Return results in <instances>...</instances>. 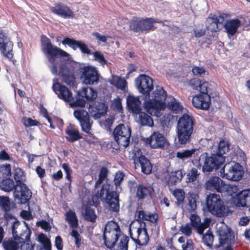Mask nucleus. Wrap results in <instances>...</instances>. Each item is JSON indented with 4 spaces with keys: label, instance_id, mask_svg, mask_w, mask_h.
Returning a JSON list of instances; mask_svg holds the SVG:
<instances>
[{
    "label": "nucleus",
    "instance_id": "nucleus-1",
    "mask_svg": "<svg viewBox=\"0 0 250 250\" xmlns=\"http://www.w3.org/2000/svg\"><path fill=\"white\" fill-rule=\"evenodd\" d=\"M166 91L161 86H156L149 95V99L144 103L146 110L151 115L160 117L167 106L174 113H179L183 107L174 98L167 100Z\"/></svg>",
    "mask_w": 250,
    "mask_h": 250
},
{
    "label": "nucleus",
    "instance_id": "nucleus-2",
    "mask_svg": "<svg viewBox=\"0 0 250 250\" xmlns=\"http://www.w3.org/2000/svg\"><path fill=\"white\" fill-rule=\"evenodd\" d=\"M124 175L123 172H118L116 173L114 178V183L116 186V191H109V185L104 184L100 193H98V197L102 201L106 203L110 210L114 211H118L119 209V195L121 188L120 184L123 181Z\"/></svg>",
    "mask_w": 250,
    "mask_h": 250
},
{
    "label": "nucleus",
    "instance_id": "nucleus-3",
    "mask_svg": "<svg viewBox=\"0 0 250 250\" xmlns=\"http://www.w3.org/2000/svg\"><path fill=\"white\" fill-rule=\"evenodd\" d=\"M41 47L42 53L46 56L48 62L52 64L51 72L54 75L58 74V71L56 65V58L60 56L69 60L70 55L65 51L53 45L50 40L44 36H42Z\"/></svg>",
    "mask_w": 250,
    "mask_h": 250
},
{
    "label": "nucleus",
    "instance_id": "nucleus-4",
    "mask_svg": "<svg viewBox=\"0 0 250 250\" xmlns=\"http://www.w3.org/2000/svg\"><path fill=\"white\" fill-rule=\"evenodd\" d=\"M193 130V122L192 118L184 114L178 122L176 134L180 145H185L190 141Z\"/></svg>",
    "mask_w": 250,
    "mask_h": 250
},
{
    "label": "nucleus",
    "instance_id": "nucleus-5",
    "mask_svg": "<svg viewBox=\"0 0 250 250\" xmlns=\"http://www.w3.org/2000/svg\"><path fill=\"white\" fill-rule=\"evenodd\" d=\"M14 176L17 182L13 193L15 200L18 204H25L30 199L31 194L30 190L23 183L24 176L22 170L20 168L16 169Z\"/></svg>",
    "mask_w": 250,
    "mask_h": 250
},
{
    "label": "nucleus",
    "instance_id": "nucleus-6",
    "mask_svg": "<svg viewBox=\"0 0 250 250\" xmlns=\"http://www.w3.org/2000/svg\"><path fill=\"white\" fill-rule=\"evenodd\" d=\"M205 188L207 190L216 191L231 196H233L238 191L236 185L226 183L220 178L216 176L209 178L206 182Z\"/></svg>",
    "mask_w": 250,
    "mask_h": 250
},
{
    "label": "nucleus",
    "instance_id": "nucleus-7",
    "mask_svg": "<svg viewBox=\"0 0 250 250\" xmlns=\"http://www.w3.org/2000/svg\"><path fill=\"white\" fill-rule=\"evenodd\" d=\"M206 206L208 210L217 217H223L228 215L229 209L224 204L219 195L210 193L206 197Z\"/></svg>",
    "mask_w": 250,
    "mask_h": 250
},
{
    "label": "nucleus",
    "instance_id": "nucleus-8",
    "mask_svg": "<svg viewBox=\"0 0 250 250\" xmlns=\"http://www.w3.org/2000/svg\"><path fill=\"white\" fill-rule=\"evenodd\" d=\"M204 153L199 158V165L202 166L204 172H211L218 169L225 162V157L216 155L214 152L210 156Z\"/></svg>",
    "mask_w": 250,
    "mask_h": 250
},
{
    "label": "nucleus",
    "instance_id": "nucleus-9",
    "mask_svg": "<svg viewBox=\"0 0 250 250\" xmlns=\"http://www.w3.org/2000/svg\"><path fill=\"white\" fill-rule=\"evenodd\" d=\"M121 235H125L121 231L119 225L114 221L108 222L104 228V239L106 246L112 248Z\"/></svg>",
    "mask_w": 250,
    "mask_h": 250
},
{
    "label": "nucleus",
    "instance_id": "nucleus-10",
    "mask_svg": "<svg viewBox=\"0 0 250 250\" xmlns=\"http://www.w3.org/2000/svg\"><path fill=\"white\" fill-rule=\"evenodd\" d=\"M145 226V223L140 224L138 220L133 222L130 225L129 231L130 237L140 245H146L149 240Z\"/></svg>",
    "mask_w": 250,
    "mask_h": 250
},
{
    "label": "nucleus",
    "instance_id": "nucleus-11",
    "mask_svg": "<svg viewBox=\"0 0 250 250\" xmlns=\"http://www.w3.org/2000/svg\"><path fill=\"white\" fill-rule=\"evenodd\" d=\"M243 173L242 166L234 161L226 163L220 170L221 176L223 178L234 181L240 180Z\"/></svg>",
    "mask_w": 250,
    "mask_h": 250
},
{
    "label": "nucleus",
    "instance_id": "nucleus-12",
    "mask_svg": "<svg viewBox=\"0 0 250 250\" xmlns=\"http://www.w3.org/2000/svg\"><path fill=\"white\" fill-rule=\"evenodd\" d=\"M80 79L82 82L88 85H93L98 83L99 74L96 69L91 66L81 67L79 70Z\"/></svg>",
    "mask_w": 250,
    "mask_h": 250
},
{
    "label": "nucleus",
    "instance_id": "nucleus-13",
    "mask_svg": "<svg viewBox=\"0 0 250 250\" xmlns=\"http://www.w3.org/2000/svg\"><path fill=\"white\" fill-rule=\"evenodd\" d=\"M113 136L119 145L126 147L130 142V128L127 125L120 124L114 129Z\"/></svg>",
    "mask_w": 250,
    "mask_h": 250
},
{
    "label": "nucleus",
    "instance_id": "nucleus-14",
    "mask_svg": "<svg viewBox=\"0 0 250 250\" xmlns=\"http://www.w3.org/2000/svg\"><path fill=\"white\" fill-rule=\"evenodd\" d=\"M145 143L153 149H162L168 145V142L165 136L159 131H154L151 135L144 140Z\"/></svg>",
    "mask_w": 250,
    "mask_h": 250
},
{
    "label": "nucleus",
    "instance_id": "nucleus-15",
    "mask_svg": "<svg viewBox=\"0 0 250 250\" xmlns=\"http://www.w3.org/2000/svg\"><path fill=\"white\" fill-rule=\"evenodd\" d=\"M79 98L75 102L71 103L70 105L71 107L84 106L85 100L93 101L97 97V93L96 90L91 87L83 88L78 92Z\"/></svg>",
    "mask_w": 250,
    "mask_h": 250
},
{
    "label": "nucleus",
    "instance_id": "nucleus-16",
    "mask_svg": "<svg viewBox=\"0 0 250 250\" xmlns=\"http://www.w3.org/2000/svg\"><path fill=\"white\" fill-rule=\"evenodd\" d=\"M135 85L140 93L143 94H149L145 102L148 99L149 95L152 93H150V92L153 88L152 79L146 75H140L135 80Z\"/></svg>",
    "mask_w": 250,
    "mask_h": 250
},
{
    "label": "nucleus",
    "instance_id": "nucleus-17",
    "mask_svg": "<svg viewBox=\"0 0 250 250\" xmlns=\"http://www.w3.org/2000/svg\"><path fill=\"white\" fill-rule=\"evenodd\" d=\"M73 114L80 122L82 130L84 132L89 133L93 122L90 119L88 112L83 109H80L75 110Z\"/></svg>",
    "mask_w": 250,
    "mask_h": 250
},
{
    "label": "nucleus",
    "instance_id": "nucleus-18",
    "mask_svg": "<svg viewBox=\"0 0 250 250\" xmlns=\"http://www.w3.org/2000/svg\"><path fill=\"white\" fill-rule=\"evenodd\" d=\"M50 11L54 14L64 19H73L74 13L67 5L62 3H58L50 7Z\"/></svg>",
    "mask_w": 250,
    "mask_h": 250
},
{
    "label": "nucleus",
    "instance_id": "nucleus-19",
    "mask_svg": "<svg viewBox=\"0 0 250 250\" xmlns=\"http://www.w3.org/2000/svg\"><path fill=\"white\" fill-rule=\"evenodd\" d=\"M190 220L191 223V226L196 230L197 232L202 235L203 234L205 229H207L210 223L211 219L209 218H206L203 222H201L199 216L196 214H192L190 216Z\"/></svg>",
    "mask_w": 250,
    "mask_h": 250
},
{
    "label": "nucleus",
    "instance_id": "nucleus-20",
    "mask_svg": "<svg viewBox=\"0 0 250 250\" xmlns=\"http://www.w3.org/2000/svg\"><path fill=\"white\" fill-rule=\"evenodd\" d=\"M185 174V171L182 169H174L171 171H167L165 174L163 181L168 185L173 186L177 183L180 182Z\"/></svg>",
    "mask_w": 250,
    "mask_h": 250
},
{
    "label": "nucleus",
    "instance_id": "nucleus-21",
    "mask_svg": "<svg viewBox=\"0 0 250 250\" xmlns=\"http://www.w3.org/2000/svg\"><path fill=\"white\" fill-rule=\"evenodd\" d=\"M53 89L58 97L65 102H71L73 100L72 94L65 86L58 82H54Z\"/></svg>",
    "mask_w": 250,
    "mask_h": 250
},
{
    "label": "nucleus",
    "instance_id": "nucleus-22",
    "mask_svg": "<svg viewBox=\"0 0 250 250\" xmlns=\"http://www.w3.org/2000/svg\"><path fill=\"white\" fill-rule=\"evenodd\" d=\"M233 202L238 207L250 206V189L243 190L235 194Z\"/></svg>",
    "mask_w": 250,
    "mask_h": 250
},
{
    "label": "nucleus",
    "instance_id": "nucleus-23",
    "mask_svg": "<svg viewBox=\"0 0 250 250\" xmlns=\"http://www.w3.org/2000/svg\"><path fill=\"white\" fill-rule=\"evenodd\" d=\"M12 49L13 43L3 32H0V50L1 53L6 57L11 58Z\"/></svg>",
    "mask_w": 250,
    "mask_h": 250
},
{
    "label": "nucleus",
    "instance_id": "nucleus-24",
    "mask_svg": "<svg viewBox=\"0 0 250 250\" xmlns=\"http://www.w3.org/2000/svg\"><path fill=\"white\" fill-rule=\"evenodd\" d=\"M210 104V98L209 94H197L192 99V104L197 108L207 109L209 107Z\"/></svg>",
    "mask_w": 250,
    "mask_h": 250
},
{
    "label": "nucleus",
    "instance_id": "nucleus-25",
    "mask_svg": "<svg viewBox=\"0 0 250 250\" xmlns=\"http://www.w3.org/2000/svg\"><path fill=\"white\" fill-rule=\"evenodd\" d=\"M62 43L64 45L67 44L74 50L79 48L83 53L87 54L90 53V51L87 45L82 41H76L73 39L65 38L62 41Z\"/></svg>",
    "mask_w": 250,
    "mask_h": 250
},
{
    "label": "nucleus",
    "instance_id": "nucleus-26",
    "mask_svg": "<svg viewBox=\"0 0 250 250\" xmlns=\"http://www.w3.org/2000/svg\"><path fill=\"white\" fill-rule=\"evenodd\" d=\"M59 74L61 75L62 81L70 86L75 84V78L72 70L66 65H61L60 68Z\"/></svg>",
    "mask_w": 250,
    "mask_h": 250
},
{
    "label": "nucleus",
    "instance_id": "nucleus-27",
    "mask_svg": "<svg viewBox=\"0 0 250 250\" xmlns=\"http://www.w3.org/2000/svg\"><path fill=\"white\" fill-rule=\"evenodd\" d=\"M241 24V21L238 19L227 21L225 24V29L228 33V36L230 37L234 36L237 33Z\"/></svg>",
    "mask_w": 250,
    "mask_h": 250
},
{
    "label": "nucleus",
    "instance_id": "nucleus-28",
    "mask_svg": "<svg viewBox=\"0 0 250 250\" xmlns=\"http://www.w3.org/2000/svg\"><path fill=\"white\" fill-rule=\"evenodd\" d=\"M126 103L129 109L135 114L139 113L142 110L141 101L138 97L128 95L126 97Z\"/></svg>",
    "mask_w": 250,
    "mask_h": 250
},
{
    "label": "nucleus",
    "instance_id": "nucleus-29",
    "mask_svg": "<svg viewBox=\"0 0 250 250\" xmlns=\"http://www.w3.org/2000/svg\"><path fill=\"white\" fill-rule=\"evenodd\" d=\"M106 110L107 106L104 104L99 103L98 104L90 106L89 111L93 118L98 119L103 116L106 113Z\"/></svg>",
    "mask_w": 250,
    "mask_h": 250
},
{
    "label": "nucleus",
    "instance_id": "nucleus-30",
    "mask_svg": "<svg viewBox=\"0 0 250 250\" xmlns=\"http://www.w3.org/2000/svg\"><path fill=\"white\" fill-rule=\"evenodd\" d=\"M223 16L214 15L213 17H209L207 20V26L208 30L216 32L218 30V23H222L224 21Z\"/></svg>",
    "mask_w": 250,
    "mask_h": 250
},
{
    "label": "nucleus",
    "instance_id": "nucleus-31",
    "mask_svg": "<svg viewBox=\"0 0 250 250\" xmlns=\"http://www.w3.org/2000/svg\"><path fill=\"white\" fill-rule=\"evenodd\" d=\"M24 225L26 226V229L25 231L21 234H20L19 233V232L17 230V229H18V227L20 226V222L18 221H15L13 222L12 227V233L13 235H20L22 237V239L26 241H28L29 240L30 235H31V231L28 228V227L27 226V224L25 222H24Z\"/></svg>",
    "mask_w": 250,
    "mask_h": 250
},
{
    "label": "nucleus",
    "instance_id": "nucleus-32",
    "mask_svg": "<svg viewBox=\"0 0 250 250\" xmlns=\"http://www.w3.org/2000/svg\"><path fill=\"white\" fill-rule=\"evenodd\" d=\"M109 83L117 89L125 91L126 87V81L124 79L117 76H112L108 80Z\"/></svg>",
    "mask_w": 250,
    "mask_h": 250
},
{
    "label": "nucleus",
    "instance_id": "nucleus-33",
    "mask_svg": "<svg viewBox=\"0 0 250 250\" xmlns=\"http://www.w3.org/2000/svg\"><path fill=\"white\" fill-rule=\"evenodd\" d=\"M65 132L67 135L66 139L70 142L75 141L82 137L78 130L71 125L67 126Z\"/></svg>",
    "mask_w": 250,
    "mask_h": 250
},
{
    "label": "nucleus",
    "instance_id": "nucleus-34",
    "mask_svg": "<svg viewBox=\"0 0 250 250\" xmlns=\"http://www.w3.org/2000/svg\"><path fill=\"white\" fill-rule=\"evenodd\" d=\"M215 147L216 150H213V152L216 155L223 156L224 154L229 151V145L227 141L222 140L220 141L219 144Z\"/></svg>",
    "mask_w": 250,
    "mask_h": 250
},
{
    "label": "nucleus",
    "instance_id": "nucleus-35",
    "mask_svg": "<svg viewBox=\"0 0 250 250\" xmlns=\"http://www.w3.org/2000/svg\"><path fill=\"white\" fill-rule=\"evenodd\" d=\"M137 213L139 219L143 220L148 221L152 223L156 222L158 219L157 214L146 212L143 210H139L137 211Z\"/></svg>",
    "mask_w": 250,
    "mask_h": 250
},
{
    "label": "nucleus",
    "instance_id": "nucleus-36",
    "mask_svg": "<svg viewBox=\"0 0 250 250\" xmlns=\"http://www.w3.org/2000/svg\"><path fill=\"white\" fill-rule=\"evenodd\" d=\"M128 238L125 235H121L114 245V250H127Z\"/></svg>",
    "mask_w": 250,
    "mask_h": 250
},
{
    "label": "nucleus",
    "instance_id": "nucleus-37",
    "mask_svg": "<svg viewBox=\"0 0 250 250\" xmlns=\"http://www.w3.org/2000/svg\"><path fill=\"white\" fill-rule=\"evenodd\" d=\"M199 173L195 168H192L188 173L186 177L187 183H192L196 186L199 185V181L197 180Z\"/></svg>",
    "mask_w": 250,
    "mask_h": 250
},
{
    "label": "nucleus",
    "instance_id": "nucleus-38",
    "mask_svg": "<svg viewBox=\"0 0 250 250\" xmlns=\"http://www.w3.org/2000/svg\"><path fill=\"white\" fill-rule=\"evenodd\" d=\"M15 187L13 180L10 178H7L0 182V188L6 192L12 191Z\"/></svg>",
    "mask_w": 250,
    "mask_h": 250
},
{
    "label": "nucleus",
    "instance_id": "nucleus-39",
    "mask_svg": "<svg viewBox=\"0 0 250 250\" xmlns=\"http://www.w3.org/2000/svg\"><path fill=\"white\" fill-rule=\"evenodd\" d=\"M139 114V121L143 125H147L152 127L153 125V121L151 118L146 113L140 111Z\"/></svg>",
    "mask_w": 250,
    "mask_h": 250
},
{
    "label": "nucleus",
    "instance_id": "nucleus-40",
    "mask_svg": "<svg viewBox=\"0 0 250 250\" xmlns=\"http://www.w3.org/2000/svg\"><path fill=\"white\" fill-rule=\"evenodd\" d=\"M142 22L141 18H134L130 22L129 28L136 33L142 32Z\"/></svg>",
    "mask_w": 250,
    "mask_h": 250
},
{
    "label": "nucleus",
    "instance_id": "nucleus-41",
    "mask_svg": "<svg viewBox=\"0 0 250 250\" xmlns=\"http://www.w3.org/2000/svg\"><path fill=\"white\" fill-rule=\"evenodd\" d=\"M142 22V32L144 31H146L151 29L153 27V24L155 22H159L157 19L141 18Z\"/></svg>",
    "mask_w": 250,
    "mask_h": 250
},
{
    "label": "nucleus",
    "instance_id": "nucleus-42",
    "mask_svg": "<svg viewBox=\"0 0 250 250\" xmlns=\"http://www.w3.org/2000/svg\"><path fill=\"white\" fill-rule=\"evenodd\" d=\"M138 163L140 164L142 171L144 173L148 174L151 172L152 166L147 158H143L141 159L140 161Z\"/></svg>",
    "mask_w": 250,
    "mask_h": 250
},
{
    "label": "nucleus",
    "instance_id": "nucleus-43",
    "mask_svg": "<svg viewBox=\"0 0 250 250\" xmlns=\"http://www.w3.org/2000/svg\"><path fill=\"white\" fill-rule=\"evenodd\" d=\"M2 245L5 250H19L20 247L19 243L14 240L4 241Z\"/></svg>",
    "mask_w": 250,
    "mask_h": 250
},
{
    "label": "nucleus",
    "instance_id": "nucleus-44",
    "mask_svg": "<svg viewBox=\"0 0 250 250\" xmlns=\"http://www.w3.org/2000/svg\"><path fill=\"white\" fill-rule=\"evenodd\" d=\"M66 220L72 228H76L78 226V219L75 213L72 210H69L66 213Z\"/></svg>",
    "mask_w": 250,
    "mask_h": 250
},
{
    "label": "nucleus",
    "instance_id": "nucleus-45",
    "mask_svg": "<svg viewBox=\"0 0 250 250\" xmlns=\"http://www.w3.org/2000/svg\"><path fill=\"white\" fill-rule=\"evenodd\" d=\"M213 83H208L206 81H201V85L199 86L198 91L201 93L200 94H208V93L213 89Z\"/></svg>",
    "mask_w": 250,
    "mask_h": 250
},
{
    "label": "nucleus",
    "instance_id": "nucleus-46",
    "mask_svg": "<svg viewBox=\"0 0 250 250\" xmlns=\"http://www.w3.org/2000/svg\"><path fill=\"white\" fill-rule=\"evenodd\" d=\"M172 194L177 201L178 206L182 207V203L184 200L185 195L184 190L179 188L175 189L173 190Z\"/></svg>",
    "mask_w": 250,
    "mask_h": 250
},
{
    "label": "nucleus",
    "instance_id": "nucleus-47",
    "mask_svg": "<svg viewBox=\"0 0 250 250\" xmlns=\"http://www.w3.org/2000/svg\"><path fill=\"white\" fill-rule=\"evenodd\" d=\"M178 241L181 244V247L183 250H191L193 249L191 240L186 239L184 236H181L178 238Z\"/></svg>",
    "mask_w": 250,
    "mask_h": 250
},
{
    "label": "nucleus",
    "instance_id": "nucleus-48",
    "mask_svg": "<svg viewBox=\"0 0 250 250\" xmlns=\"http://www.w3.org/2000/svg\"><path fill=\"white\" fill-rule=\"evenodd\" d=\"M196 151V149H186L176 153V157L182 160L190 158Z\"/></svg>",
    "mask_w": 250,
    "mask_h": 250
},
{
    "label": "nucleus",
    "instance_id": "nucleus-49",
    "mask_svg": "<svg viewBox=\"0 0 250 250\" xmlns=\"http://www.w3.org/2000/svg\"><path fill=\"white\" fill-rule=\"evenodd\" d=\"M150 189L146 187L139 185L137 188L136 196L139 199H143L150 194Z\"/></svg>",
    "mask_w": 250,
    "mask_h": 250
},
{
    "label": "nucleus",
    "instance_id": "nucleus-50",
    "mask_svg": "<svg viewBox=\"0 0 250 250\" xmlns=\"http://www.w3.org/2000/svg\"><path fill=\"white\" fill-rule=\"evenodd\" d=\"M84 216L86 220L91 222H94L96 218L94 210L89 206L85 208Z\"/></svg>",
    "mask_w": 250,
    "mask_h": 250
},
{
    "label": "nucleus",
    "instance_id": "nucleus-51",
    "mask_svg": "<svg viewBox=\"0 0 250 250\" xmlns=\"http://www.w3.org/2000/svg\"><path fill=\"white\" fill-rule=\"evenodd\" d=\"M11 166L6 164L0 166V178H6L11 174Z\"/></svg>",
    "mask_w": 250,
    "mask_h": 250
},
{
    "label": "nucleus",
    "instance_id": "nucleus-52",
    "mask_svg": "<svg viewBox=\"0 0 250 250\" xmlns=\"http://www.w3.org/2000/svg\"><path fill=\"white\" fill-rule=\"evenodd\" d=\"M0 206L5 211L11 209L9 198L6 196H0Z\"/></svg>",
    "mask_w": 250,
    "mask_h": 250
},
{
    "label": "nucleus",
    "instance_id": "nucleus-53",
    "mask_svg": "<svg viewBox=\"0 0 250 250\" xmlns=\"http://www.w3.org/2000/svg\"><path fill=\"white\" fill-rule=\"evenodd\" d=\"M108 170L105 167H103L100 170V172L99 175V179L95 183V187H99L103 181L106 178Z\"/></svg>",
    "mask_w": 250,
    "mask_h": 250
},
{
    "label": "nucleus",
    "instance_id": "nucleus-54",
    "mask_svg": "<svg viewBox=\"0 0 250 250\" xmlns=\"http://www.w3.org/2000/svg\"><path fill=\"white\" fill-rule=\"evenodd\" d=\"M179 231L187 237H189L192 234V228L189 223L182 225L179 228Z\"/></svg>",
    "mask_w": 250,
    "mask_h": 250
},
{
    "label": "nucleus",
    "instance_id": "nucleus-55",
    "mask_svg": "<svg viewBox=\"0 0 250 250\" xmlns=\"http://www.w3.org/2000/svg\"><path fill=\"white\" fill-rule=\"evenodd\" d=\"M132 157L134 160V163L135 165H136L139 162H140L141 159L146 158L142 154L140 149L138 148H135L134 149L132 152Z\"/></svg>",
    "mask_w": 250,
    "mask_h": 250
},
{
    "label": "nucleus",
    "instance_id": "nucleus-56",
    "mask_svg": "<svg viewBox=\"0 0 250 250\" xmlns=\"http://www.w3.org/2000/svg\"><path fill=\"white\" fill-rule=\"evenodd\" d=\"M94 60L99 63H100L102 66H104L106 63V61L104 59L103 55L98 51H95L93 53Z\"/></svg>",
    "mask_w": 250,
    "mask_h": 250
},
{
    "label": "nucleus",
    "instance_id": "nucleus-57",
    "mask_svg": "<svg viewBox=\"0 0 250 250\" xmlns=\"http://www.w3.org/2000/svg\"><path fill=\"white\" fill-rule=\"evenodd\" d=\"M213 236L212 234L206 233L203 236V242L209 248L212 245Z\"/></svg>",
    "mask_w": 250,
    "mask_h": 250
},
{
    "label": "nucleus",
    "instance_id": "nucleus-58",
    "mask_svg": "<svg viewBox=\"0 0 250 250\" xmlns=\"http://www.w3.org/2000/svg\"><path fill=\"white\" fill-rule=\"evenodd\" d=\"M23 124L26 127H29L32 126H38L39 125V123L36 120H32L30 118H24L22 120Z\"/></svg>",
    "mask_w": 250,
    "mask_h": 250
},
{
    "label": "nucleus",
    "instance_id": "nucleus-59",
    "mask_svg": "<svg viewBox=\"0 0 250 250\" xmlns=\"http://www.w3.org/2000/svg\"><path fill=\"white\" fill-rule=\"evenodd\" d=\"M40 111H41V114L46 118L48 123L50 124V127L51 128L54 129L55 128V126L53 125L51 119L47 115V110H46V109L44 107H43V106H41L40 107Z\"/></svg>",
    "mask_w": 250,
    "mask_h": 250
},
{
    "label": "nucleus",
    "instance_id": "nucleus-60",
    "mask_svg": "<svg viewBox=\"0 0 250 250\" xmlns=\"http://www.w3.org/2000/svg\"><path fill=\"white\" fill-rule=\"evenodd\" d=\"M39 239L42 243L43 244L46 249L50 250L51 244L49 239L44 234H41Z\"/></svg>",
    "mask_w": 250,
    "mask_h": 250
},
{
    "label": "nucleus",
    "instance_id": "nucleus-61",
    "mask_svg": "<svg viewBox=\"0 0 250 250\" xmlns=\"http://www.w3.org/2000/svg\"><path fill=\"white\" fill-rule=\"evenodd\" d=\"M201 81L198 79H193L189 82V85L193 89L198 90L201 85Z\"/></svg>",
    "mask_w": 250,
    "mask_h": 250
},
{
    "label": "nucleus",
    "instance_id": "nucleus-62",
    "mask_svg": "<svg viewBox=\"0 0 250 250\" xmlns=\"http://www.w3.org/2000/svg\"><path fill=\"white\" fill-rule=\"evenodd\" d=\"M112 105L119 112H121L122 110V105L121 103V99L119 97H117L114 99L112 101Z\"/></svg>",
    "mask_w": 250,
    "mask_h": 250
},
{
    "label": "nucleus",
    "instance_id": "nucleus-63",
    "mask_svg": "<svg viewBox=\"0 0 250 250\" xmlns=\"http://www.w3.org/2000/svg\"><path fill=\"white\" fill-rule=\"evenodd\" d=\"M188 207L189 209L194 211L197 207L196 200L195 198L191 197L188 199Z\"/></svg>",
    "mask_w": 250,
    "mask_h": 250
},
{
    "label": "nucleus",
    "instance_id": "nucleus-64",
    "mask_svg": "<svg viewBox=\"0 0 250 250\" xmlns=\"http://www.w3.org/2000/svg\"><path fill=\"white\" fill-rule=\"evenodd\" d=\"M192 72L194 75L201 76L205 73V71L202 67L194 66L192 68Z\"/></svg>",
    "mask_w": 250,
    "mask_h": 250
}]
</instances>
